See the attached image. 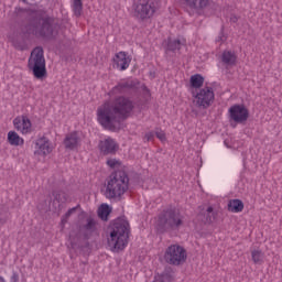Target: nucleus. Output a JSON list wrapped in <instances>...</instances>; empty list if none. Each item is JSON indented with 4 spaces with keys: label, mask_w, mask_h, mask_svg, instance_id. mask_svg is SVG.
Masks as SVG:
<instances>
[{
    "label": "nucleus",
    "mask_w": 282,
    "mask_h": 282,
    "mask_svg": "<svg viewBox=\"0 0 282 282\" xmlns=\"http://www.w3.org/2000/svg\"><path fill=\"white\" fill-rule=\"evenodd\" d=\"M17 14H24L29 23L21 28V33L9 35V41L15 50L25 52L28 50V39L36 36L39 39L52 40L57 32L54 29V20L51 17H45V12L34 9H17Z\"/></svg>",
    "instance_id": "nucleus-1"
},
{
    "label": "nucleus",
    "mask_w": 282,
    "mask_h": 282,
    "mask_svg": "<svg viewBox=\"0 0 282 282\" xmlns=\"http://www.w3.org/2000/svg\"><path fill=\"white\" fill-rule=\"evenodd\" d=\"M134 107L133 100L129 97L117 96L97 108V121L108 131H118L122 120L131 116Z\"/></svg>",
    "instance_id": "nucleus-2"
},
{
    "label": "nucleus",
    "mask_w": 282,
    "mask_h": 282,
    "mask_svg": "<svg viewBox=\"0 0 282 282\" xmlns=\"http://www.w3.org/2000/svg\"><path fill=\"white\" fill-rule=\"evenodd\" d=\"M129 191V175L124 171H116L107 182L105 196L107 199H122Z\"/></svg>",
    "instance_id": "nucleus-3"
},
{
    "label": "nucleus",
    "mask_w": 282,
    "mask_h": 282,
    "mask_svg": "<svg viewBox=\"0 0 282 282\" xmlns=\"http://www.w3.org/2000/svg\"><path fill=\"white\" fill-rule=\"evenodd\" d=\"M129 245V223L126 220H117L112 226L108 246L111 252H120Z\"/></svg>",
    "instance_id": "nucleus-4"
},
{
    "label": "nucleus",
    "mask_w": 282,
    "mask_h": 282,
    "mask_svg": "<svg viewBox=\"0 0 282 282\" xmlns=\"http://www.w3.org/2000/svg\"><path fill=\"white\" fill-rule=\"evenodd\" d=\"M28 67L31 69L34 78L37 80H43V78L47 77V68L45 66V55L43 47L37 46L31 52Z\"/></svg>",
    "instance_id": "nucleus-5"
},
{
    "label": "nucleus",
    "mask_w": 282,
    "mask_h": 282,
    "mask_svg": "<svg viewBox=\"0 0 282 282\" xmlns=\"http://www.w3.org/2000/svg\"><path fill=\"white\" fill-rule=\"evenodd\" d=\"M184 225V215L175 208L164 210L158 220V226L163 230H177Z\"/></svg>",
    "instance_id": "nucleus-6"
},
{
    "label": "nucleus",
    "mask_w": 282,
    "mask_h": 282,
    "mask_svg": "<svg viewBox=\"0 0 282 282\" xmlns=\"http://www.w3.org/2000/svg\"><path fill=\"white\" fill-rule=\"evenodd\" d=\"M187 258L186 249L180 245H171L165 249L163 256L165 263H169V265H184Z\"/></svg>",
    "instance_id": "nucleus-7"
},
{
    "label": "nucleus",
    "mask_w": 282,
    "mask_h": 282,
    "mask_svg": "<svg viewBox=\"0 0 282 282\" xmlns=\"http://www.w3.org/2000/svg\"><path fill=\"white\" fill-rule=\"evenodd\" d=\"M134 17L139 21H147L155 14V3L150 0H137L133 4Z\"/></svg>",
    "instance_id": "nucleus-8"
},
{
    "label": "nucleus",
    "mask_w": 282,
    "mask_h": 282,
    "mask_svg": "<svg viewBox=\"0 0 282 282\" xmlns=\"http://www.w3.org/2000/svg\"><path fill=\"white\" fill-rule=\"evenodd\" d=\"M194 98L196 107L208 109L215 102V90L213 87L199 88Z\"/></svg>",
    "instance_id": "nucleus-9"
},
{
    "label": "nucleus",
    "mask_w": 282,
    "mask_h": 282,
    "mask_svg": "<svg viewBox=\"0 0 282 282\" xmlns=\"http://www.w3.org/2000/svg\"><path fill=\"white\" fill-rule=\"evenodd\" d=\"M229 118L234 122L238 124H242V122L248 121L250 118V111L243 105H234L228 109Z\"/></svg>",
    "instance_id": "nucleus-10"
},
{
    "label": "nucleus",
    "mask_w": 282,
    "mask_h": 282,
    "mask_svg": "<svg viewBox=\"0 0 282 282\" xmlns=\"http://www.w3.org/2000/svg\"><path fill=\"white\" fill-rule=\"evenodd\" d=\"M13 127L22 135L32 133V120L29 116L22 115L13 119Z\"/></svg>",
    "instance_id": "nucleus-11"
},
{
    "label": "nucleus",
    "mask_w": 282,
    "mask_h": 282,
    "mask_svg": "<svg viewBox=\"0 0 282 282\" xmlns=\"http://www.w3.org/2000/svg\"><path fill=\"white\" fill-rule=\"evenodd\" d=\"M52 142H50V139L42 137L35 140V147H34V155H37L40 158H46V155H50L52 153Z\"/></svg>",
    "instance_id": "nucleus-12"
},
{
    "label": "nucleus",
    "mask_w": 282,
    "mask_h": 282,
    "mask_svg": "<svg viewBox=\"0 0 282 282\" xmlns=\"http://www.w3.org/2000/svg\"><path fill=\"white\" fill-rule=\"evenodd\" d=\"M115 69H119V72H126L129 69V65H131V56L127 54V52H118L112 58Z\"/></svg>",
    "instance_id": "nucleus-13"
},
{
    "label": "nucleus",
    "mask_w": 282,
    "mask_h": 282,
    "mask_svg": "<svg viewBox=\"0 0 282 282\" xmlns=\"http://www.w3.org/2000/svg\"><path fill=\"white\" fill-rule=\"evenodd\" d=\"M135 87V83L131 79L120 82L118 85L111 88V90L108 93V96L110 98H113V96H120V94H127L129 89H133Z\"/></svg>",
    "instance_id": "nucleus-14"
},
{
    "label": "nucleus",
    "mask_w": 282,
    "mask_h": 282,
    "mask_svg": "<svg viewBox=\"0 0 282 282\" xmlns=\"http://www.w3.org/2000/svg\"><path fill=\"white\" fill-rule=\"evenodd\" d=\"M99 151L102 155H113L118 151V143L116 140L108 137L99 142Z\"/></svg>",
    "instance_id": "nucleus-15"
},
{
    "label": "nucleus",
    "mask_w": 282,
    "mask_h": 282,
    "mask_svg": "<svg viewBox=\"0 0 282 282\" xmlns=\"http://www.w3.org/2000/svg\"><path fill=\"white\" fill-rule=\"evenodd\" d=\"M80 145V137H78L77 132H70L66 134L64 139V147L68 149V151H75Z\"/></svg>",
    "instance_id": "nucleus-16"
},
{
    "label": "nucleus",
    "mask_w": 282,
    "mask_h": 282,
    "mask_svg": "<svg viewBox=\"0 0 282 282\" xmlns=\"http://www.w3.org/2000/svg\"><path fill=\"white\" fill-rule=\"evenodd\" d=\"M7 140L11 147H23L25 144V140L17 131H9Z\"/></svg>",
    "instance_id": "nucleus-17"
},
{
    "label": "nucleus",
    "mask_w": 282,
    "mask_h": 282,
    "mask_svg": "<svg viewBox=\"0 0 282 282\" xmlns=\"http://www.w3.org/2000/svg\"><path fill=\"white\" fill-rule=\"evenodd\" d=\"M191 10H204L208 6V0H182Z\"/></svg>",
    "instance_id": "nucleus-18"
},
{
    "label": "nucleus",
    "mask_w": 282,
    "mask_h": 282,
    "mask_svg": "<svg viewBox=\"0 0 282 282\" xmlns=\"http://www.w3.org/2000/svg\"><path fill=\"white\" fill-rule=\"evenodd\" d=\"M183 45H186V40L169 39L167 51L169 52H180V50H182Z\"/></svg>",
    "instance_id": "nucleus-19"
},
{
    "label": "nucleus",
    "mask_w": 282,
    "mask_h": 282,
    "mask_svg": "<svg viewBox=\"0 0 282 282\" xmlns=\"http://www.w3.org/2000/svg\"><path fill=\"white\" fill-rule=\"evenodd\" d=\"M175 281V276L173 275V271L165 270L162 273H158L154 276L153 282H173Z\"/></svg>",
    "instance_id": "nucleus-20"
},
{
    "label": "nucleus",
    "mask_w": 282,
    "mask_h": 282,
    "mask_svg": "<svg viewBox=\"0 0 282 282\" xmlns=\"http://www.w3.org/2000/svg\"><path fill=\"white\" fill-rule=\"evenodd\" d=\"M224 65L232 66L237 63V55L232 51H224L221 54Z\"/></svg>",
    "instance_id": "nucleus-21"
},
{
    "label": "nucleus",
    "mask_w": 282,
    "mask_h": 282,
    "mask_svg": "<svg viewBox=\"0 0 282 282\" xmlns=\"http://www.w3.org/2000/svg\"><path fill=\"white\" fill-rule=\"evenodd\" d=\"M229 213H242L243 202L241 199H231L228 203Z\"/></svg>",
    "instance_id": "nucleus-22"
},
{
    "label": "nucleus",
    "mask_w": 282,
    "mask_h": 282,
    "mask_svg": "<svg viewBox=\"0 0 282 282\" xmlns=\"http://www.w3.org/2000/svg\"><path fill=\"white\" fill-rule=\"evenodd\" d=\"M251 259L256 265H261L265 259V253L263 251L256 249L251 251Z\"/></svg>",
    "instance_id": "nucleus-23"
},
{
    "label": "nucleus",
    "mask_w": 282,
    "mask_h": 282,
    "mask_svg": "<svg viewBox=\"0 0 282 282\" xmlns=\"http://www.w3.org/2000/svg\"><path fill=\"white\" fill-rule=\"evenodd\" d=\"M189 83L194 89H199L204 85V76L199 74L193 75L189 79Z\"/></svg>",
    "instance_id": "nucleus-24"
},
{
    "label": "nucleus",
    "mask_w": 282,
    "mask_h": 282,
    "mask_svg": "<svg viewBox=\"0 0 282 282\" xmlns=\"http://www.w3.org/2000/svg\"><path fill=\"white\" fill-rule=\"evenodd\" d=\"M111 213V208L109 207V205L107 204H102L99 209H98V216L100 217V219H102L104 221H107L109 215Z\"/></svg>",
    "instance_id": "nucleus-25"
},
{
    "label": "nucleus",
    "mask_w": 282,
    "mask_h": 282,
    "mask_svg": "<svg viewBox=\"0 0 282 282\" xmlns=\"http://www.w3.org/2000/svg\"><path fill=\"white\" fill-rule=\"evenodd\" d=\"M78 208H80L79 205L68 209L64 216H62V220L61 224L62 226H65V224H67V221H69V217H72V215H75L76 210H78Z\"/></svg>",
    "instance_id": "nucleus-26"
},
{
    "label": "nucleus",
    "mask_w": 282,
    "mask_h": 282,
    "mask_svg": "<svg viewBox=\"0 0 282 282\" xmlns=\"http://www.w3.org/2000/svg\"><path fill=\"white\" fill-rule=\"evenodd\" d=\"M53 197L55 202H58V204H65V202H67V194L63 191H54Z\"/></svg>",
    "instance_id": "nucleus-27"
},
{
    "label": "nucleus",
    "mask_w": 282,
    "mask_h": 282,
    "mask_svg": "<svg viewBox=\"0 0 282 282\" xmlns=\"http://www.w3.org/2000/svg\"><path fill=\"white\" fill-rule=\"evenodd\" d=\"M205 224H213L215 221V209L213 206L207 207L205 212Z\"/></svg>",
    "instance_id": "nucleus-28"
},
{
    "label": "nucleus",
    "mask_w": 282,
    "mask_h": 282,
    "mask_svg": "<svg viewBox=\"0 0 282 282\" xmlns=\"http://www.w3.org/2000/svg\"><path fill=\"white\" fill-rule=\"evenodd\" d=\"M73 12L75 17L83 14V0H73Z\"/></svg>",
    "instance_id": "nucleus-29"
},
{
    "label": "nucleus",
    "mask_w": 282,
    "mask_h": 282,
    "mask_svg": "<svg viewBox=\"0 0 282 282\" xmlns=\"http://www.w3.org/2000/svg\"><path fill=\"white\" fill-rule=\"evenodd\" d=\"M85 230L88 232H94V230H96V220L88 219L87 224L85 225Z\"/></svg>",
    "instance_id": "nucleus-30"
},
{
    "label": "nucleus",
    "mask_w": 282,
    "mask_h": 282,
    "mask_svg": "<svg viewBox=\"0 0 282 282\" xmlns=\"http://www.w3.org/2000/svg\"><path fill=\"white\" fill-rule=\"evenodd\" d=\"M155 135L161 142H166V133L162 129L155 130Z\"/></svg>",
    "instance_id": "nucleus-31"
},
{
    "label": "nucleus",
    "mask_w": 282,
    "mask_h": 282,
    "mask_svg": "<svg viewBox=\"0 0 282 282\" xmlns=\"http://www.w3.org/2000/svg\"><path fill=\"white\" fill-rule=\"evenodd\" d=\"M108 166H110V169H116V166H118V164H120V162H118V160L116 159H109L107 161Z\"/></svg>",
    "instance_id": "nucleus-32"
},
{
    "label": "nucleus",
    "mask_w": 282,
    "mask_h": 282,
    "mask_svg": "<svg viewBox=\"0 0 282 282\" xmlns=\"http://www.w3.org/2000/svg\"><path fill=\"white\" fill-rule=\"evenodd\" d=\"M154 138H155V132H154V131H150V132H147V133H145V140H147L148 142L153 141Z\"/></svg>",
    "instance_id": "nucleus-33"
},
{
    "label": "nucleus",
    "mask_w": 282,
    "mask_h": 282,
    "mask_svg": "<svg viewBox=\"0 0 282 282\" xmlns=\"http://www.w3.org/2000/svg\"><path fill=\"white\" fill-rule=\"evenodd\" d=\"M10 282H19V273L17 271L12 272V275L10 278Z\"/></svg>",
    "instance_id": "nucleus-34"
},
{
    "label": "nucleus",
    "mask_w": 282,
    "mask_h": 282,
    "mask_svg": "<svg viewBox=\"0 0 282 282\" xmlns=\"http://www.w3.org/2000/svg\"><path fill=\"white\" fill-rule=\"evenodd\" d=\"M239 21V18L237 15L230 17V23H237Z\"/></svg>",
    "instance_id": "nucleus-35"
},
{
    "label": "nucleus",
    "mask_w": 282,
    "mask_h": 282,
    "mask_svg": "<svg viewBox=\"0 0 282 282\" xmlns=\"http://www.w3.org/2000/svg\"><path fill=\"white\" fill-rule=\"evenodd\" d=\"M0 282H6V279L0 275Z\"/></svg>",
    "instance_id": "nucleus-36"
},
{
    "label": "nucleus",
    "mask_w": 282,
    "mask_h": 282,
    "mask_svg": "<svg viewBox=\"0 0 282 282\" xmlns=\"http://www.w3.org/2000/svg\"><path fill=\"white\" fill-rule=\"evenodd\" d=\"M23 3H28V0H21Z\"/></svg>",
    "instance_id": "nucleus-37"
},
{
    "label": "nucleus",
    "mask_w": 282,
    "mask_h": 282,
    "mask_svg": "<svg viewBox=\"0 0 282 282\" xmlns=\"http://www.w3.org/2000/svg\"><path fill=\"white\" fill-rule=\"evenodd\" d=\"M220 41H224V39L219 37Z\"/></svg>",
    "instance_id": "nucleus-38"
}]
</instances>
